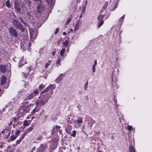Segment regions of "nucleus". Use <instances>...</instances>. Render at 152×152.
<instances>
[{"label":"nucleus","mask_w":152,"mask_h":152,"mask_svg":"<svg viewBox=\"0 0 152 152\" xmlns=\"http://www.w3.org/2000/svg\"><path fill=\"white\" fill-rule=\"evenodd\" d=\"M36 11L39 13L40 18H42L41 20H42V22H43V19L45 18V19H46L49 14L47 12V9H45L43 5L39 4L37 7Z\"/></svg>","instance_id":"obj_1"},{"label":"nucleus","mask_w":152,"mask_h":152,"mask_svg":"<svg viewBox=\"0 0 152 152\" xmlns=\"http://www.w3.org/2000/svg\"><path fill=\"white\" fill-rule=\"evenodd\" d=\"M41 95V96L39 97L40 99L36 100L35 102V103L37 106H41L45 105L51 97L50 93H49L43 95Z\"/></svg>","instance_id":"obj_2"},{"label":"nucleus","mask_w":152,"mask_h":152,"mask_svg":"<svg viewBox=\"0 0 152 152\" xmlns=\"http://www.w3.org/2000/svg\"><path fill=\"white\" fill-rule=\"evenodd\" d=\"M13 25L17 29L21 31V32H23L25 30V28L23 27V25L17 20L13 19L12 21Z\"/></svg>","instance_id":"obj_3"},{"label":"nucleus","mask_w":152,"mask_h":152,"mask_svg":"<svg viewBox=\"0 0 152 152\" xmlns=\"http://www.w3.org/2000/svg\"><path fill=\"white\" fill-rule=\"evenodd\" d=\"M23 4L20 2L16 1L14 5V8L15 11L20 14L21 9L23 7Z\"/></svg>","instance_id":"obj_4"},{"label":"nucleus","mask_w":152,"mask_h":152,"mask_svg":"<svg viewBox=\"0 0 152 152\" xmlns=\"http://www.w3.org/2000/svg\"><path fill=\"white\" fill-rule=\"evenodd\" d=\"M9 32L11 37L17 38L18 36V33L16 30L13 27H11L8 28Z\"/></svg>","instance_id":"obj_5"},{"label":"nucleus","mask_w":152,"mask_h":152,"mask_svg":"<svg viewBox=\"0 0 152 152\" xmlns=\"http://www.w3.org/2000/svg\"><path fill=\"white\" fill-rule=\"evenodd\" d=\"M105 16V15H99L98 16L97 20L98 22L97 26L98 28H100L103 24L104 22L103 19Z\"/></svg>","instance_id":"obj_6"},{"label":"nucleus","mask_w":152,"mask_h":152,"mask_svg":"<svg viewBox=\"0 0 152 152\" xmlns=\"http://www.w3.org/2000/svg\"><path fill=\"white\" fill-rule=\"evenodd\" d=\"M38 94V90L33 91V92H31L28 95H27L26 97L25 100L28 99L30 100L32 99L34 96L37 94Z\"/></svg>","instance_id":"obj_7"},{"label":"nucleus","mask_w":152,"mask_h":152,"mask_svg":"<svg viewBox=\"0 0 152 152\" xmlns=\"http://www.w3.org/2000/svg\"><path fill=\"white\" fill-rule=\"evenodd\" d=\"M31 41H33L34 39H35L37 36L38 32L36 30L30 31V32Z\"/></svg>","instance_id":"obj_8"},{"label":"nucleus","mask_w":152,"mask_h":152,"mask_svg":"<svg viewBox=\"0 0 152 152\" xmlns=\"http://www.w3.org/2000/svg\"><path fill=\"white\" fill-rule=\"evenodd\" d=\"M39 150L41 152H46L48 151V146L47 144H42L40 146Z\"/></svg>","instance_id":"obj_9"},{"label":"nucleus","mask_w":152,"mask_h":152,"mask_svg":"<svg viewBox=\"0 0 152 152\" xmlns=\"http://www.w3.org/2000/svg\"><path fill=\"white\" fill-rule=\"evenodd\" d=\"M48 5H49V8L50 9V12H51V9L53 8L54 4L53 2V0H45Z\"/></svg>","instance_id":"obj_10"},{"label":"nucleus","mask_w":152,"mask_h":152,"mask_svg":"<svg viewBox=\"0 0 152 152\" xmlns=\"http://www.w3.org/2000/svg\"><path fill=\"white\" fill-rule=\"evenodd\" d=\"M42 18H39V20H40H40H41V19ZM45 19H44V20H44V21L45 20ZM42 20H41V22H39V23H37V22H34V27L35 28H39L41 26H42V23H41V22L42 23H43L44 22H42Z\"/></svg>","instance_id":"obj_11"},{"label":"nucleus","mask_w":152,"mask_h":152,"mask_svg":"<svg viewBox=\"0 0 152 152\" xmlns=\"http://www.w3.org/2000/svg\"><path fill=\"white\" fill-rule=\"evenodd\" d=\"M63 74H61L56 79L55 82L58 83L59 82L61 81L63 79V77H64L65 76V75H63L62 76Z\"/></svg>","instance_id":"obj_12"},{"label":"nucleus","mask_w":152,"mask_h":152,"mask_svg":"<svg viewBox=\"0 0 152 152\" xmlns=\"http://www.w3.org/2000/svg\"><path fill=\"white\" fill-rule=\"evenodd\" d=\"M18 20H19L21 23H23L25 26H28V23L24 21L21 17H18Z\"/></svg>","instance_id":"obj_13"},{"label":"nucleus","mask_w":152,"mask_h":152,"mask_svg":"<svg viewBox=\"0 0 152 152\" xmlns=\"http://www.w3.org/2000/svg\"><path fill=\"white\" fill-rule=\"evenodd\" d=\"M6 70V69L5 65H0V71L1 72L5 73Z\"/></svg>","instance_id":"obj_14"},{"label":"nucleus","mask_w":152,"mask_h":152,"mask_svg":"<svg viewBox=\"0 0 152 152\" xmlns=\"http://www.w3.org/2000/svg\"><path fill=\"white\" fill-rule=\"evenodd\" d=\"M23 110L25 113L28 112L30 110V107L27 106H24L23 107Z\"/></svg>","instance_id":"obj_15"},{"label":"nucleus","mask_w":152,"mask_h":152,"mask_svg":"<svg viewBox=\"0 0 152 152\" xmlns=\"http://www.w3.org/2000/svg\"><path fill=\"white\" fill-rule=\"evenodd\" d=\"M6 77L4 76H2L1 78V84H4L6 82Z\"/></svg>","instance_id":"obj_16"},{"label":"nucleus","mask_w":152,"mask_h":152,"mask_svg":"<svg viewBox=\"0 0 152 152\" xmlns=\"http://www.w3.org/2000/svg\"><path fill=\"white\" fill-rule=\"evenodd\" d=\"M6 70L9 71L11 69V65L10 63H7L5 65Z\"/></svg>","instance_id":"obj_17"},{"label":"nucleus","mask_w":152,"mask_h":152,"mask_svg":"<svg viewBox=\"0 0 152 152\" xmlns=\"http://www.w3.org/2000/svg\"><path fill=\"white\" fill-rule=\"evenodd\" d=\"M33 126H32V125L31 126L28 127L27 129H26L25 131L26 132L27 134L29 132H30L32 131L33 129Z\"/></svg>","instance_id":"obj_18"},{"label":"nucleus","mask_w":152,"mask_h":152,"mask_svg":"<svg viewBox=\"0 0 152 152\" xmlns=\"http://www.w3.org/2000/svg\"><path fill=\"white\" fill-rule=\"evenodd\" d=\"M83 118L80 116L78 117L77 119L76 120V122L77 123V124L82 123L83 122Z\"/></svg>","instance_id":"obj_19"},{"label":"nucleus","mask_w":152,"mask_h":152,"mask_svg":"<svg viewBox=\"0 0 152 152\" xmlns=\"http://www.w3.org/2000/svg\"><path fill=\"white\" fill-rule=\"evenodd\" d=\"M80 20H78L76 21V23L75 25L74 28L75 30H77L78 29L79 26Z\"/></svg>","instance_id":"obj_20"},{"label":"nucleus","mask_w":152,"mask_h":152,"mask_svg":"<svg viewBox=\"0 0 152 152\" xmlns=\"http://www.w3.org/2000/svg\"><path fill=\"white\" fill-rule=\"evenodd\" d=\"M73 120V118H70V117H68L67 119L66 122L68 124H72Z\"/></svg>","instance_id":"obj_21"},{"label":"nucleus","mask_w":152,"mask_h":152,"mask_svg":"<svg viewBox=\"0 0 152 152\" xmlns=\"http://www.w3.org/2000/svg\"><path fill=\"white\" fill-rule=\"evenodd\" d=\"M23 57H22L21 59L19 61L18 64V66L19 67H21L24 64L22 63L23 62Z\"/></svg>","instance_id":"obj_22"},{"label":"nucleus","mask_w":152,"mask_h":152,"mask_svg":"<svg viewBox=\"0 0 152 152\" xmlns=\"http://www.w3.org/2000/svg\"><path fill=\"white\" fill-rule=\"evenodd\" d=\"M69 41L68 40H65L63 42V44L64 46V47L66 48L68 45Z\"/></svg>","instance_id":"obj_23"},{"label":"nucleus","mask_w":152,"mask_h":152,"mask_svg":"<svg viewBox=\"0 0 152 152\" xmlns=\"http://www.w3.org/2000/svg\"><path fill=\"white\" fill-rule=\"evenodd\" d=\"M46 51V50L45 49L44 47L41 48L39 51V53H43Z\"/></svg>","instance_id":"obj_24"},{"label":"nucleus","mask_w":152,"mask_h":152,"mask_svg":"<svg viewBox=\"0 0 152 152\" xmlns=\"http://www.w3.org/2000/svg\"><path fill=\"white\" fill-rule=\"evenodd\" d=\"M27 134L26 132L24 131V133L21 135L20 138L22 140Z\"/></svg>","instance_id":"obj_25"},{"label":"nucleus","mask_w":152,"mask_h":152,"mask_svg":"<svg viewBox=\"0 0 152 152\" xmlns=\"http://www.w3.org/2000/svg\"><path fill=\"white\" fill-rule=\"evenodd\" d=\"M17 137V136H15L14 135L11 136L10 137V140H11L13 141Z\"/></svg>","instance_id":"obj_26"},{"label":"nucleus","mask_w":152,"mask_h":152,"mask_svg":"<svg viewBox=\"0 0 152 152\" xmlns=\"http://www.w3.org/2000/svg\"><path fill=\"white\" fill-rule=\"evenodd\" d=\"M65 51V49L63 48L61 50V52L60 53V55L61 56H63L64 55V54Z\"/></svg>","instance_id":"obj_27"},{"label":"nucleus","mask_w":152,"mask_h":152,"mask_svg":"<svg viewBox=\"0 0 152 152\" xmlns=\"http://www.w3.org/2000/svg\"><path fill=\"white\" fill-rule=\"evenodd\" d=\"M50 90L48 88H46L43 91H42L41 93V94H42L44 93H46V92H48Z\"/></svg>","instance_id":"obj_28"},{"label":"nucleus","mask_w":152,"mask_h":152,"mask_svg":"<svg viewBox=\"0 0 152 152\" xmlns=\"http://www.w3.org/2000/svg\"><path fill=\"white\" fill-rule=\"evenodd\" d=\"M129 150L130 152H135L134 148L132 146H131L129 147Z\"/></svg>","instance_id":"obj_29"},{"label":"nucleus","mask_w":152,"mask_h":152,"mask_svg":"<svg viewBox=\"0 0 152 152\" xmlns=\"http://www.w3.org/2000/svg\"><path fill=\"white\" fill-rule=\"evenodd\" d=\"M6 5L8 7H10V4L9 0H7L6 1Z\"/></svg>","instance_id":"obj_30"},{"label":"nucleus","mask_w":152,"mask_h":152,"mask_svg":"<svg viewBox=\"0 0 152 152\" xmlns=\"http://www.w3.org/2000/svg\"><path fill=\"white\" fill-rule=\"evenodd\" d=\"M60 62H61V59H60L59 58H58V59H57V61H56V64H58V65H60V66L61 65V64L60 63ZM58 66V65L57 66Z\"/></svg>","instance_id":"obj_31"},{"label":"nucleus","mask_w":152,"mask_h":152,"mask_svg":"<svg viewBox=\"0 0 152 152\" xmlns=\"http://www.w3.org/2000/svg\"><path fill=\"white\" fill-rule=\"evenodd\" d=\"M23 125L24 126H27L29 125L27 120H25L23 121Z\"/></svg>","instance_id":"obj_32"},{"label":"nucleus","mask_w":152,"mask_h":152,"mask_svg":"<svg viewBox=\"0 0 152 152\" xmlns=\"http://www.w3.org/2000/svg\"><path fill=\"white\" fill-rule=\"evenodd\" d=\"M76 132L75 130L72 131V133L71 134V136L73 137H75L76 136Z\"/></svg>","instance_id":"obj_33"},{"label":"nucleus","mask_w":152,"mask_h":152,"mask_svg":"<svg viewBox=\"0 0 152 152\" xmlns=\"http://www.w3.org/2000/svg\"><path fill=\"white\" fill-rule=\"evenodd\" d=\"M125 15H124L122 17H121L119 19V22H120V23H121L122 22L124 18L125 17Z\"/></svg>","instance_id":"obj_34"},{"label":"nucleus","mask_w":152,"mask_h":152,"mask_svg":"<svg viewBox=\"0 0 152 152\" xmlns=\"http://www.w3.org/2000/svg\"><path fill=\"white\" fill-rule=\"evenodd\" d=\"M12 119H13V121H14V123H16L17 121L18 122V123H19V119L18 118H17L15 117H13Z\"/></svg>","instance_id":"obj_35"},{"label":"nucleus","mask_w":152,"mask_h":152,"mask_svg":"<svg viewBox=\"0 0 152 152\" xmlns=\"http://www.w3.org/2000/svg\"><path fill=\"white\" fill-rule=\"evenodd\" d=\"M86 8V5L85 6H83L82 9V12L83 13L85 12V10Z\"/></svg>","instance_id":"obj_36"},{"label":"nucleus","mask_w":152,"mask_h":152,"mask_svg":"<svg viewBox=\"0 0 152 152\" xmlns=\"http://www.w3.org/2000/svg\"><path fill=\"white\" fill-rule=\"evenodd\" d=\"M88 81H87V82H86V84H85V85L84 86V88L85 90L86 91L87 90V89L88 87Z\"/></svg>","instance_id":"obj_37"},{"label":"nucleus","mask_w":152,"mask_h":152,"mask_svg":"<svg viewBox=\"0 0 152 152\" xmlns=\"http://www.w3.org/2000/svg\"><path fill=\"white\" fill-rule=\"evenodd\" d=\"M53 85L52 84L50 85L47 88L50 90H53L54 88H53Z\"/></svg>","instance_id":"obj_38"},{"label":"nucleus","mask_w":152,"mask_h":152,"mask_svg":"<svg viewBox=\"0 0 152 152\" xmlns=\"http://www.w3.org/2000/svg\"><path fill=\"white\" fill-rule=\"evenodd\" d=\"M45 87V86L43 84H41L39 87V88L40 90H42L43 88H44Z\"/></svg>","instance_id":"obj_39"},{"label":"nucleus","mask_w":152,"mask_h":152,"mask_svg":"<svg viewBox=\"0 0 152 152\" xmlns=\"http://www.w3.org/2000/svg\"><path fill=\"white\" fill-rule=\"evenodd\" d=\"M22 74L23 75V77H24L25 79L28 76L27 74L25 73L24 72H23Z\"/></svg>","instance_id":"obj_40"},{"label":"nucleus","mask_w":152,"mask_h":152,"mask_svg":"<svg viewBox=\"0 0 152 152\" xmlns=\"http://www.w3.org/2000/svg\"><path fill=\"white\" fill-rule=\"evenodd\" d=\"M56 147L57 146H56L55 145H53L51 146L50 149L52 150H54Z\"/></svg>","instance_id":"obj_41"},{"label":"nucleus","mask_w":152,"mask_h":152,"mask_svg":"<svg viewBox=\"0 0 152 152\" xmlns=\"http://www.w3.org/2000/svg\"><path fill=\"white\" fill-rule=\"evenodd\" d=\"M20 130H17L16 131V133L15 134L16 136H17V137L19 135L20 133Z\"/></svg>","instance_id":"obj_42"},{"label":"nucleus","mask_w":152,"mask_h":152,"mask_svg":"<svg viewBox=\"0 0 152 152\" xmlns=\"http://www.w3.org/2000/svg\"><path fill=\"white\" fill-rule=\"evenodd\" d=\"M113 100H114V102L115 103L114 105H116V107H117L118 106V105L117 104V100L116 99L115 97H114V98L113 99Z\"/></svg>","instance_id":"obj_43"},{"label":"nucleus","mask_w":152,"mask_h":152,"mask_svg":"<svg viewBox=\"0 0 152 152\" xmlns=\"http://www.w3.org/2000/svg\"><path fill=\"white\" fill-rule=\"evenodd\" d=\"M21 140H22L20 138L19 140H17L16 141V145L19 144L21 142Z\"/></svg>","instance_id":"obj_44"},{"label":"nucleus","mask_w":152,"mask_h":152,"mask_svg":"<svg viewBox=\"0 0 152 152\" xmlns=\"http://www.w3.org/2000/svg\"><path fill=\"white\" fill-rule=\"evenodd\" d=\"M71 19L70 18H68L66 22V25L68 24L71 21Z\"/></svg>","instance_id":"obj_45"},{"label":"nucleus","mask_w":152,"mask_h":152,"mask_svg":"<svg viewBox=\"0 0 152 152\" xmlns=\"http://www.w3.org/2000/svg\"><path fill=\"white\" fill-rule=\"evenodd\" d=\"M127 128L129 130H131L132 129V127L131 126H128L127 127Z\"/></svg>","instance_id":"obj_46"},{"label":"nucleus","mask_w":152,"mask_h":152,"mask_svg":"<svg viewBox=\"0 0 152 152\" xmlns=\"http://www.w3.org/2000/svg\"><path fill=\"white\" fill-rule=\"evenodd\" d=\"M55 127L56 129L57 130H59L61 128V127L60 126L58 125H56Z\"/></svg>","instance_id":"obj_47"},{"label":"nucleus","mask_w":152,"mask_h":152,"mask_svg":"<svg viewBox=\"0 0 152 152\" xmlns=\"http://www.w3.org/2000/svg\"><path fill=\"white\" fill-rule=\"evenodd\" d=\"M62 40V38H61L60 39L57 41V43L58 45H60V43L61 42Z\"/></svg>","instance_id":"obj_48"},{"label":"nucleus","mask_w":152,"mask_h":152,"mask_svg":"<svg viewBox=\"0 0 152 152\" xmlns=\"http://www.w3.org/2000/svg\"><path fill=\"white\" fill-rule=\"evenodd\" d=\"M36 110L35 108L31 112V114L33 115L35 113Z\"/></svg>","instance_id":"obj_49"},{"label":"nucleus","mask_w":152,"mask_h":152,"mask_svg":"<svg viewBox=\"0 0 152 152\" xmlns=\"http://www.w3.org/2000/svg\"><path fill=\"white\" fill-rule=\"evenodd\" d=\"M96 69L95 67V66H92V71L93 72H95Z\"/></svg>","instance_id":"obj_50"},{"label":"nucleus","mask_w":152,"mask_h":152,"mask_svg":"<svg viewBox=\"0 0 152 152\" xmlns=\"http://www.w3.org/2000/svg\"><path fill=\"white\" fill-rule=\"evenodd\" d=\"M42 140V138L40 137H38L36 139V140H37V141H38V140L40 141V140Z\"/></svg>","instance_id":"obj_51"},{"label":"nucleus","mask_w":152,"mask_h":152,"mask_svg":"<svg viewBox=\"0 0 152 152\" xmlns=\"http://www.w3.org/2000/svg\"><path fill=\"white\" fill-rule=\"evenodd\" d=\"M7 42L8 44H10L11 43V41L10 40L7 39Z\"/></svg>","instance_id":"obj_52"},{"label":"nucleus","mask_w":152,"mask_h":152,"mask_svg":"<svg viewBox=\"0 0 152 152\" xmlns=\"http://www.w3.org/2000/svg\"><path fill=\"white\" fill-rule=\"evenodd\" d=\"M58 31H59V30H58V28H57L56 29V31H55V32L54 33L55 34H56L58 32Z\"/></svg>","instance_id":"obj_53"},{"label":"nucleus","mask_w":152,"mask_h":152,"mask_svg":"<svg viewBox=\"0 0 152 152\" xmlns=\"http://www.w3.org/2000/svg\"><path fill=\"white\" fill-rule=\"evenodd\" d=\"M49 65V64L48 63H46L45 65V67L46 68H47V67Z\"/></svg>","instance_id":"obj_54"},{"label":"nucleus","mask_w":152,"mask_h":152,"mask_svg":"<svg viewBox=\"0 0 152 152\" xmlns=\"http://www.w3.org/2000/svg\"><path fill=\"white\" fill-rule=\"evenodd\" d=\"M97 60H96L94 61V64L93 66H95L97 64Z\"/></svg>","instance_id":"obj_55"},{"label":"nucleus","mask_w":152,"mask_h":152,"mask_svg":"<svg viewBox=\"0 0 152 152\" xmlns=\"http://www.w3.org/2000/svg\"><path fill=\"white\" fill-rule=\"evenodd\" d=\"M4 108H3V109H2V111H1V109H0V114H1V113H2V112L4 111Z\"/></svg>","instance_id":"obj_56"},{"label":"nucleus","mask_w":152,"mask_h":152,"mask_svg":"<svg viewBox=\"0 0 152 152\" xmlns=\"http://www.w3.org/2000/svg\"><path fill=\"white\" fill-rule=\"evenodd\" d=\"M54 128H53V129H52V132L51 133L52 134H53L55 132V131H54Z\"/></svg>","instance_id":"obj_57"},{"label":"nucleus","mask_w":152,"mask_h":152,"mask_svg":"<svg viewBox=\"0 0 152 152\" xmlns=\"http://www.w3.org/2000/svg\"><path fill=\"white\" fill-rule=\"evenodd\" d=\"M117 4H115V8L112 10H115L117 7Z\"/></svg>","instance_id":"obj_58"},{"label":"nucleus","mask_w":152,"mask_h":152,"mask_svg":"<svg viewBox=\"0 0 152 152\" xmlns=\"http://www.w3.org/2000/svg\"><path fill=\"white\" fill-rule=\"evenodd\" d=\"M56 53V51H53V52L52 53V55L53 56H54L55 55V53Z\"/></svg>","instance_id":"obj_59"},{"label":"nucleus","mask_w":152,"mask_h":152,"mask_svg":"<svg viewBox=\"0 0 152 152\" xmlns=\"http://www.w3.org/2000/svg\"><path fill=\"white\" fill-rule=\"evenodd\" d=\"M3 94V92L0 89V96H1Z\"/></svg>","instance_id":"obj_60"},{"label":"nucleus","mask_w":152,"mask_h":152,"mask_svg":"<svg viewBox=\"0 0 152 152\" xmlns=\"http://www.w3.org/2000/svg\"><path fill=\"white\" fill-rule=\"evenodd\" d=\"M12 123V121H11L9 124H8V125H11Z\"/></svg>","instance_id":"obj_61"},{"label":"nucleus","mask_w":152,"mask_h":152,"mask_svg":"<svg viewBox=\"0 0 152 152\" xmlns=\"http://www.w3.org/2000/svg\"><path fill=\"white\" fill-rule=\"evenodd\" d=\"M62 130L61 129L59 130V132L60 134H62Z\"/></svg>","instance_id":"obj_62"},{"label":"nucleus","mask_w":152,"mask_h":152,"mask_svg":"<svg viewBox=\"0 0 152 152\" xmlns=\"http://www.w3.org/2000/svg\"><path fill=\"white\" fill-rule=\"evenodd\" d=\"M107 5H106L105 6H104L103 7V8L104 9H106L107 7Z\"/></svg>","instance_id":"obj_63"},{"label":"nucleus","mask_w":152,"mask_h":152,"mask_svg":"<svg viewBox=\"0 0 152 152\" xmlns=\"http://www.w3.org/2000/svg\"><path fill=\"white\" fill-rule=\"evenodd\" d=\"M85 2V5L86 6L87 3V0H86Z\"/></svg>","instance_id":"obj_64"}]
</instances>
